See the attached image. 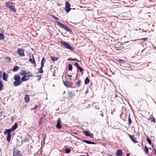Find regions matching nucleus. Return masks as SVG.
<instances>
[{"label":"nucleus","instance_id":"nucleus-17","mask_svg":"<svg viewBox=\"0 0 156 156\" xmlns=\"http://www.w3.org/2000/svg\"><path fill=\"white\" fill-rule=\"evenodd\" d=\"M82 141L83 142H85L87 144H96V143L94 142H92L88 141V140H83Z\"/></svg>","mask_w":156,"mask_h":156},{"label":"nucleus","instance_id":"nucleus-45","mask_svg":"<svg viewBox=\"0 0 156 156\" xmlns=\"http://www.w3.org/2000/svg\"><path fill=\"white\" fill-rule=\"evenodd\" d=\"M43 122V121L41 120H40L39 122V124L40 125H41Z\"/></svg>","mask_w":156,"mask_h":156},{"label":"nucleus","instance_id":"nucleus-4","mask_svg":"<svg viewBox=\"0 0 156 156\" xmlns=\"http://www.w3.org/2000/svg\"><path fill=\"white\" fill-rule=\"evenodd\" d=\"M17 53L19 55L20 57H23L25 55L24 50L22 48H18L17 50Z\"/></svg>","mask_w":156,"mask_h":156},{"label":"nucleus","instance_id":"nucleus-19","mask_svg":"<svg viewBox=\"0 0 156 156\" xmlns=\"http://www.w3.org/2000/svg\"><path fill=\"white\" fill-rule=\"evenodd\" d=\"M122 154V152L121 150H117L116 154L117 156H121Z\"/></svg>","mask_w":156,"mask_h":156},{"label":"nucleus","instance_id":"nucleus-21","mask_svg":"<svg viewBox=\"0 0 156 156\" xmlns=\"http://www.w3.org/2000/svg\"><path fill=\"white\" fill-rule=\"evenodd\" d=\"M19 69V67L18 66H16L13 67L12 71L13 72H17Z\"/></svg>","mask_w":156,"mask_h":156},{"label":"nucleus","instance_id":"nucleus-14","mask_svg":"<svg viewBox=\"0 0 156 156\" xmlns=\"http://www.w3.org/2000/svg\"><path fill=\"white\" fill-rule=\"evenodd\" d=\"M22 82L21 81H15L13 83V84L14 86L16 87L20 85Z\"/></svg>","mask_w":156,"mask_h":156},{"label":"nucleus","instance_id":"nucleus-60","mask_svg":"<svg viewBox=\"0 0 156 156\" xmlns=\"http://www.w3.org/2000/svg\"><path fill=\"white\" fill-rule=\"evenodd\" d=\"M43 119V117L41 118V119L40 120H42V119Z\"/></svg>","mask_w":156,"mask_h":156},{"label":"nucleus","instance_id":"nucleus-16","mask_svg":"<svg viewBox=\"0 0 156 156\" xmlns=\"http://www.w3.org/2000/svg\"><path fill=\"white\" fill-rule=\"evenodd\" d=\"M62 127V126L60 124V122L59 119H58V121L57 123V124L56 125V127L57 129H60Z\"/></svg>","mask_w":156,"mask_h":156},{"label":"nucleus","instance_id":"nucleus-13","mask_svg":"<svg viewBox=\"0 0 156 156\" xmlns=\"http://www.w3.org/2000/svg\"><path fill=\"white\" fill-rule=\"evenodd\" d=\"M14 79L15 80V81H21L20 79V76L18 74H16L14 76Z\"/></svg>","mask_w":156,"mask_h":156},{"label":"nucleus","instance_id":"nucleus-28","mask_svg":"<svg viewBox=\"0 0 156 156\" xmlns=\"http://www.w3.org/2000/svg\"><path fill=\"white\" fill-rule=\"evenodd\" d=\"M68 94H69V97L70 98H71V97H73L75 95L74 93L72 91H69L68 93Z\"/></svg>","mask_w":156,"mask_h":156},{"label":"nucleus","instance_id":"nucleus-61","mask_svg":"<svg viewBox=\"0 0 156 156\" xmlns=\"http://www.w3.org/2000/svg\"><path fill=\"white\" fill-rule=\"evenodd\" d=\"M73 134H77V133H73Z\"/></svg>","mask_w":156,"mask_h":156},{"label":"nucleus","instance_id":"nucleus-27","mask_svg":"<svg viewBox=\"0 0 156 156\" xmlns=\"http://www.w3.org/2000/svg\"><path fill=\"white\" fill-rule=\"evenodd\" d=\"M90 80L88 77H87L84 81V83L85 84H87L89 83L90 82Z\"/></svg>","mask_w":156,"mask_h":156},{"label":"nucleus","instance_id":"nucleus-62","mask_svg":"<svg viewBox=\"0 0 156 156\" xmlns=\"http://www.w3.org/2000/svg\"><path fill=\"white\" fill-rule=\"evenodd\" d=\"M97 106H95V108L96 109H97Z\"/></svg>","mask_w":156,"mask_h":156},{"label":"nucleus","instance_id":"nucleus-53","mask_svg":"<svg viewBox=\"0 0 156 156\" xmlns=\"http://www.w3.org/2000/svg\"><path fill=\"white\" fill-rule=\"evenodd\" d=\"M89 136L90 137L92 138V135L90 134H89V136Z\"/></svg>","mask_w":156,"mask_h":156},{"label":"nucleus","instance_id":"nucleus-10","mask_svg":"<svg viewBox=\"0 0 156 156\" xmlns=\"http://www.w3.org/2000/svg\"><path fill=\"white\" fill-rule=\"evenodd\" d=\"M128 136L129 137L131 140L134 143H137V141L135 138L134 136L133 135H131L130 134H128Z\"/></svg>","mask_w":156,"mask_h":156},{"label":"nucleus","instance_id":"nucleus-43","mask_svg":"<svg viewBox=\"0 0 156 156\" xmlns=\"http://www.w3.org/2000/svg\"><path fill=\"white\" fill-rule=\"evenodd\" d=\"M74 65L77 68V69L80 67V66H79L77 62H75Z\"/></svg>","mask_w":156,"mask_h":156},{"label":"nucleus","instance_id":"nucleus-36","mask_svg":"<svg viewBox=\"0 0 156 156\" xmlns=\"http://www.w3.org/2000/svg\"><path fill=\"white\" fill-rule=\"evenodd\" d=\"M27 73L28 76L32 77L33 76V74L31 72L28 71Z\"/></svg>","mask_w":156,"mask_h":156},{"label":"nucleus","instance_id":"nucleus-59","mask_svg":"<svg viewBox=\"0 0 156 156\" xmlns=\"http://www.w3.org/2000/svg\"><path fill=\"white\" fill-rule=\"evenodd\" d=\"M59 110V108H58V109H57L56 110V111H58V110Z\"/></svg>","mask_w":156,"mask_h":156},{"label":"nucleus","instance_id":"nucleus-38","mask_svg":"<svg viewBox=\"0 0 156 156\" xmlns=\"http://www.w3.org/2000/svg\"><path fill=\"white\" fill-rule=\"evenodd\" d=\"M147 142L149 144H151V139H150L149 138V137H147Z\"/></svg>","mask_w":156,"mask_h":156},{"label":"nucleus","instance_id":"nucleus-34","mask_svg":"<svg viewBox=\"0 0 156 156\" xmlns=\"http://www.w3.org/2000/svg\"><path fill=\"white\" fill-rule=\"evenodd\" d=\"M65 151L66 154H69L70 152L71 151L69 148H67L65 149Z\"/></svg>","mask_w":156,"mask_h":156},{"label":"nucleus","instance_id":"nucleus-24","mask_svg":"<svg viewBox=\"0 0 156 156\" xmlns=\"http://www.w3.org/2000/svg\"><path fill=\"white\" fill-rule=\"evenodd\" d=\"M112 97L113 98H114L115 100H118L119 99H121L119 97H118L117 94H114L113 95H112Z\"/></svg>","mask_w":156,"mask_h":156},{"label":"nucleus","instance_id":"nucleus-18","mask_svg":"<svg viewBox=\"0 0 156 156\" xmlns=\"http://www.w3.org/2000/svg\"><path fill=\"white\" fill-rule=\"evenodd\" d=\"M24 101L25 102L28 103L29 101V95L27 94L25 95L24 97Z\"/></svg>","mask_w":156,"mask_h":156},{"label":"nucleus","instance_id":"nucleus-42","mask_svg":"<svg viewBox=\"0 0 156 156\" xmlns=\"http://www.w3.org/2000/svg\"><path fill=\"white\" fill-rule=\"evenodd\" d=\"M39 72L40 73H43V68L41 67H40L39 70Z\"/></svg>","mask_w":156,"mask_h":156},{"label":"nucleus","instance_id":"nucleus-2","mask_svg":"<svg viewBox=\"0 0 156 156\" xmlns=\"http://www.w3.org/2000/svg\"><path fill=\"white\" fill-rule=\"evenodd\" d=\"M59 42L62 45H63L67 48L68 49L71 51L73 50V48L71 46L70 44L68 43L67 42L62 41H60Z\"/></svg>","mask_w":156,"mask_h":156},{"label":"nucleus","instance_id":"nucleus-12","mask_svg":"<svg viewBox=\"0 0 156 156\" xmlns=\"http://www.w3.org/2000/svg\"><path fill=\"white\" fill-rule=\"evenodd\" d=\"M20 74L21 76H27V72L25 70L22 69L20 73H19Z\"/></svg>","mask_w":156,"mask_h":156},{"label":"nucleus","instance_id":"nucleus-25","mask_svg":"<svg viewBox=\"0 0 156 156\" xmlns=\"http://www.w3.org/2000/svg\"><path fill=\"white\" fill-rule=\"evenodd\" d=\"M50 58L52 60L53 62H54L55 61H57L58 59V58L56 57H54L53 56H51Z\"/></svg>","mask_w":156,"mask_h":156},{"label":"nucleus","instance_id":"nucleus-9","mask_svg":"<svg viewBox=\"0 0 156 156\" xmlns=\"http://www.w3.org/2000/svg\"><path fill=\"white\" fill-rule=\"evenodd\" d=\"M64 84L66 87H70L73 86V84L72 83L68 81L67 80L64 82Z\"/></svg>","mask_w":156,"mask_h":156},{"label":"nucleus","instance_id":"nucleus-22","mask_svg":"<svg viewBox=\"0 0 156 156\" xmlns=\"http://www.w3.org/2000/svg\"><path fill=\"white\" fill-rule=\"evenodd\" d=\"M147 40V38H143L140 39H137L136 40H133V41H142V40H143L144 41H146Z\"/></svg>","mask_w":156,"mask_h":156},{"label":"nucleus","instance_id":"nucleus-15","mask_svg":"<svg viewBox=\"0 0 156 156\" xmlns=\"http://www.w3.org/2000/svg\"><path fill=\"white\" fill-rule=\"evenodd\" d=\"M32 57L33 60H32V58H30L29 60V61L30 62H31L32 64H35V66H36V62H35V61L34 60V58L33 56V55H32Z\"/></svg>","mask_w":156,"mask_h":156},{"label":"nucleus","instance_id":"nucleus-51","mask_svg":"<svg viewBox=\"0 0 156 156\" xmlns=\"http://www.w3.org/2000/svg\"><path fill=\"white\" fill-rule=\"evenodd\" d=\"M129 42V41L125 42L124 44V45H125L126 44H127Z\"/></svg>","mask_w":156,"mask_h":156},{"label":"nucleus","instance_id":"nucleus-40","mask_svg":"<svg viewBox=\"0 0 156 156\" xmlns=\"http://www.w3.org/2000/svg\"><path fill=\"white\" fill-rule=\"evenodd\" d=\"M132 123V121L131 120V119L129 116V118H128V123L129 125V126Z\"/></svg>","mask_w":156,"mask_h":156},{"label":"nucleus","instance_id":"nucleus-41","mask_svg":"<svg viewBox=\"0 0 156 156\" xmlns=\"http://www.w3.org/2000/svg\"><path fill=\"white\" fill-rule=\"evenodd\" d=\"M150 119L151 120V122H153L155 123V119L154 117H151Z\"/></svg>","mask_w":156,"mask_h":156},{"label":"nucleus","instance_id":"nucleus-35","mask_svg":"<svg viewBox=\"0 0 156 156\" xmlns=\"http://www.w3.org/2000/svg\"><path fill=\"white\" fill-rule=\"evenodd\" d=\"M4 38V36L2 33H0V40H2Z\"/></svg>","mask_w":156,"mask_h":156},{"label":"nucleus","instance_id":"nucleus-57","mask_svg":"<svg viewBox=\"0 0 156 156\" xmlns=\"http://www.w3.org/2000/svg\"><path fill=\"white\" fill-rule=\"evenodd\" d=\"M67 75L68 76H69L70 77H71L72 76L71 75H70L69 74H68Z\"/></svg>","mask_w":156,"mask_h":156},{"label":"nucleus","instance_id":"nucleus-54","mask_svg":"<svg viewBox=\"0 0 156 156\" xmlns=\"http://www.w3.org/2000/svg\"><path fill=\"white\" fill-rule=\"evenodd\" d=\"M13 119H14V117H13V116H12V118H11V121H12V120H13Z\"/></svg>","mask_w":156,"mask_h":156},{"label":"nucleus","instance_id":"nucleus-58","mask_svg":"<svg viewBox=\"0 0 156 156\" xmlns=\"http://www.w3.org/2000/svg\"><path fill=\"white\" fill-rule=\"evenodd\" d=\"M138 85V84H136L135 85V87H136V86H137Z\"/></svg>","mask_w":156,"mask_h":156},{"label":"nucleus","instance_id":"nucleus-6","mask_svg":"<svg viewBox=\"0 0 156 156\" xmlns=\"http://www.w3.org/2000/svg\"><path fill=\"white\" fill-rule=\"evenodd\" d=\"M13 156H22V155L20 153V151L18 149L15 148L13 151Z\"/></svg>","mask_w":156,"mask_h":156},{"label":"nucleus","instance_id":"nucleus-23","mask_svg":"<svg viewBox=\"0 0 156 156\" xmlns=\"http://www.w3.org/2000/svg\"><path fill=\"white\" fill-rule=\"evenodd\" d=\"M30 140V139L29 138L26 137V138L22 140V143H23L27 142H29Z\"/></svg>","mask_w":156,"mask_h":156},{"label":"nucleus","instance_id":"nucleus-7","mask_svg":"<svg viewBox=\"0 0 156 156\" xmlns=\"http://www.w3.org/2000/svg\"><path fill=\"white\" fill-rule=\"evenodd\" d=\"M18 127V123H15L13 125L10 129H7L12 133L16 130Z\"/></svg>","mask_w":156,"mask_h":156},{"label":"nucleus","instance_id":"nucleus-55","mask_svg":"<svg viewBox=\"0 0 156 156\" xmlns=\"http://www.w3.org/2000/svg\"><path fill=\"white\" fill-rule=\"evenodd\" d=\"M129 156V154L127 153L126 154V156Z\"/></svg>","mask_w":156,"mask_h":156},{"label":"nucleus","instance_id":"nucleus-31","mask_svg":"<svg viewBox=\"0 0 156 156\" xmlns=\"http://www.w3.org/2000/svg\"><path fill=\"white\" fill-rule=\"evenodd\" d=\"M77 69L79 70H80V72L82 73V74L83 73V70L82 67L80 66V67ZM77 72H78V70H77Z\"/></svg>","mask_w":156,"mask_h":156},{"label":"nucleus","instance_id":"nucleus-50","mask_svg":"<svg viewBox=\"0 0 156 156\" xmlns=\"http://www.w3.org/2000/svg\"><path fill=\"white\" fill-rule=\"evenodd\" d=\"M37 108V106L36 105L35 106L34 108L32 109V110H35Z\"/></svg>","mask_w":156,"mask_h":156},{"label":"nucleus","instance_id":"nucleus-5","mask_svg":"<svg viewBox=\"0 0 156 156\" xmlns=\"http://www.w3.org/2000/svg\"><path fill=\"white\" fill-rule=\"evenodd\" d=\"M57 23L58 25L60 26L64 30H66L68 32L70 33L72 32V30L71 29H69L67 27H66L63 24H62L59 22L58 21L57 22Z\"/></svg>","mask_w":156,"mask_h":156},{"label":"nucleus","instance_id":"nucleus-11","mask_svg":"<svg viewBox=\"0 0 156 156\" xmlns=\"http://www.w3.org/2000/svg\"><path fill=\"white\" fill-rule=\"evenodd\" d=\"M3 80L5 81H7L8 79V75L5 72L3 73Z\"/></svg>","mask_w":156,"mask_h":156},{"label":"nucleus","instance_id":"nucleus-63","mask_svg":"<svg viewBox=\"0 0 156 156\" xmlns=\"http://www.w3.org/2000/svg\"><path fill=\"white\" fill-rule=\"evenodd\" d=\"M45 117V115H44V118Z\"/></svg>","mask_w":156,"mask_h":156},{"label":"nucleus","instance_id":"nucleus-30","mask_svg":"<svg viewBox=\"0 0 156 156\" xmlns=\"http://www.w3.org/2000/svg\"><path fill=\"white\" fill-rule=\"evenodd\" d=\"M89 132V131L87 130H86L83 132V133L86 136H89V134H90Z\"/></svg>","mask_w":156,"mask_h":156},{"label":"nucleus","instance_id":"nucleus-48","mask_svg":"<svg viewBox=\"0 0 156 156\" xmlns=\"http://www.w3.org/2000/svg\"><path fill=\"white\" fill-rule=\"evenodd\" d=\"M2 71H0V79L2 78Z\"/></svg>","mask_w":156,"mask_h":156},{"label":"nucleus","instance_id":"nucleus-8","mask_svg":"<svg viewBox=\"0 0 156 156\" xmlns=\"http://www.w3.org/2000/svg\"><path fill=\"white\" fill-rule=\"evenodd\" d=\"M65 5L66 6L65 8V10L67 13H68L71 9L70 8L71 6L70 5V3L67 2H66Z\"/></svg>","mask_w":156,"mask_h":156},{"label":"nucleus","instance_id":"nucleus-52","mask_svg":"<svg viewBox=\"0 0 156 156\" xmlns=\"http://www.w3.org/2000/svg\"><path fill=\"white\" fill-rule=\"evenodd\" d=\"M154 154L156 155V150L155 148H154Z\"/></svg>","mask_w":156,"mask_h":156},{"label":"nucleus","instance_id":"nucleus-20","mask_svg":"<svg viewBox=\"0 0 156 156\" xmlns=\"http://www.w3.org/2000/svg\"><path fill=\"white\" fill-rule=\"evenodd\" d=\"M27 76H24L23 77H22L21 79V82L25 81L28 80L29 79V77H28V79H26V78L27 77Z\"/></svg>","mask_w":156,"mask_h":156},{"label":"nucleus","instance_id":"nucleus-1","mask_svg":"<svg viewBox=\"0 0 156 156\" xmlns=\"http://www.w3.org/2000/svg\"><path fill=\"white\" fill-rule=\"evenodd\" d=\"M15 4L14 3H12V2L10 1L6 2L5 3V6L9 8L11 11L16 12V10L14 6Z\"/></svg>","mask_w":156,"mask_h":156},{"label":"nucleus","instance_id":"nucleus-26","mask_svg":"<svg viewBox=\"0 0 156 156\" xmlns=\"http://www.w3.org/2000/svg\"><path fill=\"white\" fill-rule=\"evenodd\" d=\"M4 85L3 84V81L0 80V91L3 90Z\"/></svg>","mask_w":156,"mask_h":156},{"label":"nucleus","instance_id":"nucleus-56","mask_svg":"<svg viewBox=\"0 0 156 156\" xmlns=\"http://www.w3.org/2000/svg\"><path fill=\"white\" fill-rule=\"evenodd\" d=\"M88 90H87L85 92V94H87L88 92Z\"/></svg>","mask_w":156,"mask_h":156},{"label":"nucleus","instance_id":"nucleus-46","mask_svg":"<svg viewBox=\"0 0 156 156\" xmlns=\"http://www.w3.org/2000/svg\"><path fill=\"white\" fill-rule=\"evenodd\" d=\"M5 58H7L9 62L10 61L11 58L10 57L8 56H6L5 57Z\"/></svg>","mask_w":156,"mask_h":156},{"label":"nucleus","instance_id":"nucleus-3","mask_svg":"<svg viewBox=\"0 0 156 156\" xmlns=\"http://www.w3.org/2000/svg\"><path fill=\"white\" fill-rule=\"evenodd\" d=\"M12 132L9 131L6 129H5L4 130V133L5 134H7L6 140L9 143L11 139V137H12V135L11 133Z\"/></svg>","mask_w":156,"mask_h":156},{"label":"nucleus","instance_id":"nucleus-32","mask_svg":"<svg viewBox=\"0 0 156 156\" xmlns=\"http://www.w3.org/2000/svg\"><path fill=\"white\" fill-rule=\"evenodd\" d=\"M144 151H145L146 154H147L148 152L149 148L146 146L145 147Z\"/></svg>","mask_w":156,"mask_h":156},{"label":"nucleus","instance_id":"nucleus-49","mask_svg":"<svg viewBox=\"0 0 156 156\" xmlns=\"http://www.w3.org/2000/svg\"><path fill=\"white\" fill-rule=\"evenodd\" d=\"M26 137H28V138H29L31 137L30 135L28 134H27V135L26 136Z\"/></svg>","mask_w":156,"mask_h":156},{"label":"nucleus","instance_id":"nucleus-37","mask_svg":"<svg viewBox=\"0 0 156 156\" xmlns=\"http://www.w3.org/2000/svg\"><path fill=\"white\" fill-rule=\"evenodd\" d=\"M81 82V81L80 80H78V81L76 83V85L77 86V87H79L80 86V83Z\"/></svg>","mask_w":156,"mask_h":156},{"label":"nucleus","instance_id":"nucleus-39","mask_svg":"<svg viewBox=\"0 0 156 156\" xmlns=\"http://www.w3.org/2000/svg\"><path fill=\"white\" fill-rule=\"evenodd\" d=\"M69 71H72V70L73 67L72 65L70 64H69Z\"/></svg>","mask_w":156,"mask_h":156},{"label":"nucleus","instance_id":"nucleus-44","mask_svg":"<svg viewBox=\"0 0 156 156\" xmlns=\"http://www.w3.org/2000/svg\"><path fill=\"white\" fill-rule=\"evenodd\" d=\"M45 62V61L44 58H42V61H41V62H43V63H44V62Z\"/></svg>","mask_w":156,"mask_h":156},{"label":"nucleus","instance_id":"nucleus-33","mask_svg":"<svg viewBox=\"0 0 156 156\" xmlns=\"http://www.w3.org/2000/svg\"><path fill=\"white\" fill-rule=\"evenodd\" d=\"M119 62L120 64H124L125 63H126V61H125L122 60L121 59H119Z\"/></svg>","mask_w":156,"mask_h":156},{"label":"nucleus","instance_id":"nucleus-64","mask_svg":"<svg viewBox=\"0 0 156 156\" xmlns=\"http://www.w3.org/2000/svg\"><path fill=\"white\" fill-rule=\"evenodd\" d=\"M69 80H71V77H70V78H69Z\"/></svg>","mask_w":156,"mask_h":156},{"label":"nucleus","instance_id":"nucleus-29","mask_svg":"<svg viewBox=\"0 0 156 156\" xmlns=\"http://www.w3.org/2000/svg\"><path fill=\"white\" fill-rule=\"evenodd\" d=\"M68 60L69 61H76L78 62H79V60H78L76 58L73 59L71 58H69L68 59Z\"/></svg>","mask_w":156,"mask_h":156},{"label":"nucleus","instance_id":"nucleus-47","mask_svg":"<svg viewBox=\"0 0 156 156\" xmlns=\"http://www.w3.org/2000/svg\"><path fill=\"white\" fill-rule=\"evenodd\" d=\"M44 63L43 62H41V67L42 68L44 66Z\"/></svg>","mask_w":156,"mask_h":156}]
</instances>
